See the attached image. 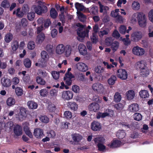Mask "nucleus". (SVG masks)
I'll use <instances>...</instances> for the list:
<instances>
[{
	"label": "nucleus",
	"mask_w": 153,
	"mask_h": 153,
	"mask_svg": "<svg viewBox=\"0 0 153 153\" xmlns=\"http://www.w3.org/2000/svg\"><path fill=\"white\" fill-rule=\"evenodd\" d=\"M137 20L139 25L144 27L146 25V18L144 13L141 12L138 13L137 15Z\"/></svg>",
	"instance_id": "1"
},
{
	"label": "nucleus",
	"mask_w": 153,
	"mask_h": 153,
	"mask_svg": "<svg viewBox=\"0 0 153 153\" xmlns=\"http://www.w3.org/2000/svg\"><path fill=\"white\" fill-rule=\"evenodd\" d=\"M35 13L38 15H40L43 13H46L48 11L47 7L45 5H36L34 8Z\"/></svg>",
	"instance_id": "2"
},
{
	"label": "nucleus",
	"mask_w": 153,
	"mask_h": 153,
	"mask_svg": "<svg viewBox=\"0 0 153 153\" xmlns=\"http://www.w3.org/2000/svg\"><path fill=\"white\" fill-rule=\"evenodd\" d=\"M108 8V7H104L103 5L100 4V13H103L105 16L102 19L103 22H107L109 21V17L107 15L106 8Z\"/></svg>",
	"instance_id": "3"
},
{
	"label": "nucleus",
	"mask_w": 153,
	"mask_h": 153,
	"mask_svg": "<svg viewBox=\"0 0 153 153\" xmlns=\"http://www.w3.org/2000/svg\"><path fill=\"white\" fill-rule=\"evenodd\" d=\"M89 32V30L88 29H85L84 31H82L80 30H78L77 31V34L79 36L77 39L81 42H82L85 37H88Z\"/></svg>",
	"instance_id": "4"
},
{
	"label": "nucleus",
	"mask_w": 153,
	"mask_h": 153,
	"mask_svg": "<svg viewBox=\"0 0 153 153\" xmlns=\"http://www.w3.org/2000/svg\"><path fill=\"white\" fill-rule=\"evenodd\" d=\"M92 88L95 92L98 93H102L104 90V87L99 82L93 84Z\"/></svg>",
	"instance_id": "5"
},
{
	"label": "nucleus",
	"mask_w": 153,
	"mask_h": 153,
	"mask_svg": "<svg viewBox=\"0 0 153 153\" xmlns=\"http://www.w3.org/2000/svg\"><path fill=\"white\" fill-rule=\"evenodd\" d=\"M143 35L140 31H135L131 35V39L134 42H137L142 38Z\"/></svg>",
	"instance_id": "6"
},
{
	"label": "nucleus",
	"mask_w": 153,
	"mask_h": 153,
	"mask_svg": "<svg viewBox=\"0 0 153 153\" xmlns=\"http://www.w3.org/2000/svg\"><path fill=\"white\" fill-rule=\"evenodd\" d=\"M118 77L122 80L126 79L128 77V74L126 71L123 69H120L117 71Z\"/></svg>",
	"instance_id": "7"
},
{
	"label": "nucleus",
	"mask_w": 153,
	"mask_h": 153,
	"mask_svg": "<svg viewBox=\"0 0 153 153\" xmlns=\"http://www.w3.org/2000/svg\"><path fill=\"white\" fill-rule=\"evenodd\" d=\"M132 52L134 55L138 56L143 55L145 53L144 49L138 46L134 47L132 49Z\"/></svg>",
	"instance_id": "8"
},
{
	"label": "nucleus",
	"mask_w": 153,
	"mask_h": 153,
	"mask_svg": "<svg viewBox=\"0 0 153 153\" xmlns=\"http://www.w3.org/2000/svg\"><path fill=\"white\" fill-rule=\"evenodd\" d=\"M73 96V92L70 91H63L62 93V97L64 100H69L72 99Z\"/></svg>",
	"instance_id": "9"
},
{
	"label": "nucleus",
	"mask_w": 153,
	"mask_h": 153,
	"mask_svg": "<svg viewBox=\"0 0 153 153\" xmlns=\"http://www.w3.org/2000/svg\"><path fill=\"white\" fill-rule=\"evenodd\" d=\"M91 128L94 131H99L102 128L101 124L97 121H93L91 124Z\"/></svg>",
	"instance_id": "10"
},
{
	"label": "nucleus",
	"mask_w": 153,
	"mask_h": 153,
	"mask_svg": "<svg viewBox=\"0 0 153 153\" xmlns=\"http://www.w3.org/2000/svg\"><path fill=\"white\" fill-rule=\"evenodd\" d=\"M33 134L36 138L38 139L42 138L45 135L43 130L39 128L35 129Z\"/></svg>",
	"instance_id": "11"
},
{
	"label": "nucleus",
	"mask_w": 153,
	"mask_h": 153,
	"mask_svg": "<svg viewBox=\"0 0 153 153\" xmlns=\"http://www.w3.org/2000/svg\"><path fill=\"white\" fill-rule=\"evenodd\" d=\"M100 108L99 104L96 102H92L88 106V110L89 111L93 112L97 111Z\"/></svg>",
	"instance_id": "12"
},
{
	"label": "nucleus",
	"mask_w": 153,
	"mask_h": 153,
	"mask_svg": "<svg viewBox=\"0 0 153 153\" xmlns=\"http://www.w3.org/2000/svg\"><path fill=\"white\" fill-rule=\"evenodd\" d=\"M1 82L2 86L5 87L10 86L12 83L11 80L10 79L4 77L1 78Z\"/></svg>",
	"instance_id": "13"
},
{
	"label": "nucleus",
	"mask_w": 153,
	"mask_h": 153,
	"mask_svg": "<svg viewBox=\"0 0 153 153\" xmlns=\"http://www.w3.org/2000/svg\"><path fill=\"white\" fill-rule=\"evenodd\" d=\"M77 69L81 71H86L88 69L87 65L82 62H79L76 65Z\"/></svg>",
	"instance_id": "14"
},
{
	"label": "nucleus",
	"mask_w": 153,
	"mask_h": 153,
	"mask_svg": "<svg viewBox=\"0 0 153 153\" xmlns=\"http://www.w3.org/2000/svg\"><path fill=\"white\" fill-rule=\"evenodd\" d=\"M121 144V142L118 140L112 141L111 143L108 144V146L111 148L119 147Z\"/></svg>",
	"instance_id": "15"
},
{
	"label": "nucleus",
	"mask_w": 153,
	"mask_h": 153,
	"mask_svg": "<svg viewBox=\"0 0 153 153\" xmlns=\"http://www.w3.org/2000/svg\"><path fill=\"white\" fill-rule=\"evenodd\" d=\"M67 105L68 108L72 111H76L78 109V105L75 102H68Z\"/></svg>",
	"instance_id": "16"
},
{
	"label": "nucleus",
	"mask_w": 153,
	"mask_h": 153,
	"mask_svg": "<svg viewBox=\"0 0 153 153\" xmlns=\"http://www.w3.org/2000/svg\"><path fill=\"white\" fill-rule=\"evenodd\" d=\"M22 128L19 125H16L14 128L13 131L15 134L17 136H19L22 134Z\"/></svg>",
	"instance_id": "17"
},
{
	"label": "nucleus",
	"mask_w": 153,
	"mask_h": 153,
	"mask_svg": "<svg viewBox=\"0 0 153 153\" xmlns=\"http://www.w3.org/2000/svg\"><path fill=\"white\" fill-rule=\"evenodd\" d=\"M135 67L137 69H140L141 70L146 67V64L144 61L141 60L136 63Z\"/></svg>",
	"instance_id": "18"
},
{
	"label": "nucleus",
	"mask_w": 153,
	"mask_h": 153,
	"mask_svg": "<svg viewBox=\"0 0 153 153\" xmlns=\"http://www.w3.org/2000/svg\"><path fill=\"white\" fill-rule=\"evenodd\" d=\"M65 51V47L63 44H59L56 48V51L58 54H61L63 53Z\"/></svg>",
	"instance_id": "19"
},
{
	"label": "nucleus",
	"mask_w": 153,
	"mask_h": 153,
	"mask_svg": "<svg viewBox=\"0 0 153 153\" xmlns=\"http://www.w3.org/2000/svg\"><path fill=\"white\" fill-rule=\"evenodd\" d=\"M78 49L81 54L84 55L87 53V49L84 44H80L78 46Z\"/></svg>",
	"instance_id": "20"
},
{
	"label": "nucleus",
	"mask_w": 153,
	"mask_h": 153,
	"mask_svg": "<svg viewBox=\"0 0 153 153\" xmlns=\"http://www.w3.org/2000/svg\"><path fill=\"white\" fill-rule=\"evenodd\" d=\"M27 106L29 109H35L37 108L38 104L33 101H29L27 102Z\"/></svg>",
	"instance_id": "21"
},
{
	"label": "nucleus",
	"mask_w": 153,
	"mask_h": 153,
	"mask_svg": "<svg viewBox=\"0 0 153 153\" xmlns=\"http://www.w3.org/2000/svg\"><path fill=\"white\" fill-rule=\"evenodd\" d=\"M139 95L142 98H148L149 94L148 91L146 90H141L139 92Z\"/></svg>",
	"instance_id": "22"
},
{
	"label": "nucleus",
	"mask_w": 153,
	"mask_h": 153,
	"mask_svg": "<svg viewBox=\"0 0 153 153\" xmlns=\"http://www.w3.org/2000/svg\"><path fill=\"white\" fill-rule=\"evenodd\" d=\"M38 74L39 75V76H41L42 78H48L49 77L48 73L45 71L41 69L38 70Z\"/></svg>",
	"instance_id": "23"
},
{
	"label": "nucleus",
	"mask_w": 153,
	"mask_h": 153,
	"mask_svg": "<svg viewBox=\"0 0 153 153\" xmlns=\"http://www.w3.org/2000/svg\"><path fill=\"white\" fill-rule=\"evenodd\" d=\"M129 110L132 112L138 111L139 110L138 105L137 103L133 104L130 105L128 108Z\"/></svg>",
	"instance_id": "24"
},
{
	"label": "nucleus",
	"mask_w": 153,
	"mask_h": 153,
	"mask_svg": "<svg viewBox=\"0 0 153 153\" xmlns=\"http://www.w3.org/2000/svg\"><path fill=\"white\" fill-rule=\"evenodd\" d=\"M135 92L133 90H129L126 93V96L128 100L133 99L135 96Z\"/></svg>",
	"instance_id": "25"
},
{
	"label": "nucleus",
	"mask_w": 153,
	"mask_h": 153,
	"mask_svg": "<svg viewBox=\"0 0 153 153\" xmlns=\"http://www.w3.org/2000/svg\"><path fill=\"white\" fill-rule=\"evenodd\" d=\"M72 138L75 142H79L82 139V137L80 135L75 134L72 135Z\"/></svg>",
	"instance_id": "26"
},
{
	"label": "nucleus",
	"mask_w": 153,
	"mask_h": 153,
	"mask_svg": "<svg viewBox=\"0 0 153 153\" xmlns=\"http://www.w3.org/2000/svg\"><path fill=\"white\" fill-rule=\"evenodd\" d=\"M45 38V34L41 32L37 36L36 41L39 43H41L44 41Z\"/></svg>",
	"instance_id": "27"
},
{
	"label": "nucleus",
	"mask_w": 153,
	"mask_h": 153,
	"mask_svg": "<svg viewBox=\"0 0 153 153\" xmlns=\"http://www.w3.org/2000/svg\"><path fill=\"white\" fill-rule=\"evenodd\" d=\"M149 73V70L146 67L140 70V75L143 77L147 76Z\"/></svg>",
	"instance_id": "28"
},
{
	"label": "nucleus",
	"mask_w": 153,
	"mask_h": 153,
	"mask_svg": "<svg viewBox=\"0 0 153 153\" xmlns=\"http://www.w3.org/2000/svg\"><path fill=\"white\" fill-rule=\"evenodd\" d=\"M13 35L10 32L7 33L4 37L5 41L7 43L10 42L13 39Z\"/></svg>",
	"instance_id": "29"
},
{
	"label": "nucleus",
	"mask_w": 153,
	"mask_h": 153,
	"mask_svg": "<svg viewBox=\"0 0 153 153\" xmlns=\"http://www.w3.org/2000/svg\"><path fill=\"white\" fill-rule=\"evenodd\" d=\"M31 62L30 59L27 58L23 60V64L25 68H29L31 67Z\"/></svg>",
	"instance_id": "30"
},
{
	"label": "nucleus",
	"mask_w": 153,
	"mask_h": 153,
	"mask_svg": "<svg viewBox=\"0 0 153 153\" xmlns=\"http://www.w3.org/2000/svg\"><path fill=\"white\" fill-rule=\"evenodd\" d=\"M50 15L51 18L53 19H56L58 16V13L53 7L51 8L50 11Z\"/></svg>",
	"instance_id": "31"
},
{
	"label": "nucleus",
	"mask_w": 153,
	"mask_h": 153,
	"mask_svg": "<svg viewBox=\"0 0 153 153\" xmlns=\"http://www.w3.org/2000/svg\"><path fill=\"white\" fill-rule=\"evenodd\" d=\"M88 10L89 13L94 15L96 14L98 11V8L96 6H92L88 8Z\"/></svg>",
	"instance_id": "32"
},
{
	"label": "nucleus",
	"mask_w": 153,
	"mask_h": 153,
	"mask_svg": "<svg viewBox=\"0 0 153 153\" xmlns=\"http://www.w3.org/2000/svg\"><path fill=\"white\" fill-rule=\"evenodd\" d=\"M41 76H37L36 77V81L38 84L44 85L46 84V82L45 80Z\"/></svg>",
	"instance_id": "33"
},
{
	"label": "nucleus",
	"mask_w": 153,
	"mask_h": 153,
	"mask_svg": "<svg viewBox=\"0 0 153 153\" xmlns=\"http://www.w3.org/2000/svg\"><path fill=\"white\" fill-rule=\"evenodd\" d=\"M112 15L113 17L115 18L116 22L120 23L123 22V18L121 16L118 15V14H115V13H114V15L112 14Z\"/></svg>",
	"instance_id": "34"
},
{
	"label": "nucleus",
	"mask_w": 153,
	"mask_h": 153,
	"mask_svg": "<svg viewBox=\"0 0 153 153\" xmlns=\"http://www.w3.org/2000/svg\"><path fill=\"white\" fill-rule=\"evenodd\" d=\"M7 105L9 106H11L14 105L15 103V100L14 98L10 97L7 99L6 101Z\"/></svg>",
	"instance_id": "35"
},
{
	"label": "nucleus",
	"mask_w": 153,
	"mask_h": 153,
	"mask_svg": "<svg viewBox=\"0 0 153 153\" xmlns=\"http://www.w3.org/2000/svg\"><path fill=\"white\" fill-rule=\"evenodd\" d=\"M71 51V47L70 45H67L65 47V56L66 57L69 56L70 55Z\"/></svg>",
	"instance_id": "36"
},
{
	"label": "nucleus",
	"mask_w": 153,
	"mask_h": 153,
	"mask_svg": "<svg viewBox=\"0 0 153 153\" xmlns=\"http://www.w3.org/2000/svg\"><path fill=\"white\" fill-rule=\"evenodd\" d=\"M24 130L26 134L30 138H32L33 137V135L29 127L27 126H24Z\"/></svg>",
	"instance_id": "37"
},
{
	"label": "nucleus",
	"mask_w": 153,
	"mask_h": 153,
	"mask_svg": "<svg viewBox=\"0 0 153 153\" xmlns=\"http://www.w3.org/2000/svg\"><path fill=\"white\" fill-rule=\"evenodd\" d=\"M119 42L117 41H114L111 45V48L114 52L118 49L119 46Z\"/></svg>",
	"instance_id": "38"
},
{
	"label": "nucleus",
	"mask_w": 153,
	"mask_h": 153,
	"mask_svg": "<svg viewBox=\"0 0 153 153\" xmlns=\"http://www.w3.org/2000/svg\"><path fill=\"white\" fill-rule=\"evenodd\" d=\"M117 80V77L115 75H112L111 77L108 79V82L109 85H113Z\"/></svg>",
	"instance_id": "39"
},
{
	"label": "nucleus",
	"mask_w": 153,
	"mask_h": 153,
	"mask_svg": "<svg viewBox=\"0 0 153 153\" xmlns=\"http://www.w3.org/2000/svg\"><path fill=\"white\" fill-rule=\"evenodd\" d=\"M104 139L103 137H98L94 138V141L95 143L97 144L103 143Z\"/></svg>",
	"instance_id": "40"
},
{
	"label": "nucleus",
	"mask_w": 153,
	"mask_h": 153,
	"mask_svg": "<svg viewBox=\"0 0 153 153\" xmlns=\"http://www.w3.org/2000/svg\"><path fill=\"white\" fill-rule=\"evenodd\" d=\"M39 120L42 123H47L49 121V118L46 115H41L39 118Z\"/></svg>",
	"instance_id": "41"
},
{
	"label": "nucleus",
	"mask_w": 153,
	"mask_h": 153,
	"mask_svg": "<svg viewBox=\"0 0 153 153\" xmlns=\"http://www.w3.org/2000/svg\"><path fill=\"white\" fill-rule=\"evenodd\" d=\"M48 56V54L46 51H43L41 52V61H42L43 62H45V64L46 62L45 59L47 58Z\"/></svg>",
	"instance_id": "42"
},
{
	"label": "nucleus",
	"mask_w": 153,
	"mask_h": 153,
	"mask_svg": "<svg viewBox=\"0 0 153 153\" xmlns=\"http://www.w3.org/2000/svg\"><path fill=\"white\" fill-rule=\"evenodd\" d=\"M126 135V133L124 131H118L116 134L117 136L120 139L124 138Z\"/></svg>",
	"instance_id": "43"
},
{
	"label": "nucleus",
	"mask_w": 153,
	"mask_h": 153,
	"mask_svg": "<svg viewBox=\"0 0 153 153\" xmlns=\"http://www.w3.org/2000/svg\"><path fill=\"white\" fill-rule=\"evenodd\" d=\"M19 42L17 40L14 41L11 45L12 49L13 51H15L19 47Z\"/></svg>",
	"instance_id": "44"
},
{
	"label": "nucleus",
	"mask_w": 153,
	"mask_h": 153,
	"mask_svg": "<svg viewBox=\"0 0 153 153\" xmlns=\"http://www.w3.org/2000/svg\"><path fill=\"white\" fill-rule=\"evenodd\" d=\"M75 6L78 11H82L84 9V7L81 4L78 2H76L75 4Z\"/></svg>",
	"instance_id": "45"
},
{
	"label": "nucleus",
	"mask_w": 153,
	"mask_h": 153,
	"mask_svg": "<svg viewBox=\"0 0 153 153\" xmlns=\"http://www.w3.org/2000/svg\"><path fill=\"white\" fill-rule=\"evenodd\" d=\"M121 96L120 94L118 92L116 93L114 97V101L117 102H119L121 100Z\"/></svg>",
	"instance_id": "46"
},
{
	"label": "nucleus",
	"mask_w": 153,
	"mask_h": 153,
	"mask_svg": "<svg viewBox=\"0 0 153 153\" xmlns=\"http://www.w3.org/2000/svg\"><path fill=\"white\" fill-rule=\"evenodd\" d=\"M109 116V114L107 112L102 113L101 112H99L97 115V118L99 119L100 118H104L106 117Z\"/></svg>",
	"instance_id": "47"
},
{
	"label": "nucleus",
	"mask_w": 153,
	"mask_h": 153,
	"mask_svg": "<svg viewBox=\"0 0 153 153\" xmlns=\"http://www.w3.org/2000/svg\"><path fill=\"white\" fill-rule=\"evenodd\" d=\"M132 7L134 10H138L140 8V4L137 1H134L132 3Z\"/></svg>",
	"instance_id": "48"
},
{
	"label": "nucleus",
	"mask_w": 153,
	"mask_h": 153,
	"mask_svg": "<svg viewBox=\"0 0 153 153\" xmlns=\"http://www.w3.org/2000/svg\"><path fill=\"white\" fill-rule=\"evenodd\" d=\"M15 92L16 94L18 96H22L23 93L22 89L21 88L18 87L16 88Z\"/></svg>",
	"instance_id": "49"
},
{
	"label": "nucleus",
	"mask_w": 153,
	"mask_h": 153,
	"mask_svg": "<svg viewBox=\"0 0 153 153\" xmlns=\"http://www.w3.org/2000/svg\"><path fill=\"white\" fill-rule=\"evenodd\" d=\"M64 117L67 119H70L72 117V113L68 111L65 112L64 114Z\"/></svg>",
	"instance_id": "50"
},
{
	"label": "nucleus",
	"mask_w": 153,
	"mask_h": 153,
	"mask_svg": "<svg viewBox=\"0 0 153 153\" xmlns=\"http://www.w3.org/2000/svg\"><path fill=\"white\" fill-rule=\"evenodd\" d=\"M35 13L33 12L28 13L27 15L28 19L30 21L33 20L35 17Z\"/></svg>",
	"instance_id": "51"
},
{
	"label": "nucleus",
	"mask_w": 153,
	"mask_h": 153,
	"mask_svg": "<svg viewBox=\"0 0 153 153\" xmlns=\"http://www.w3.org/2000/svg\"><path fill=\"white\" fill-rule=\"evenodd\" d=\"M119 31L121 34H124L127 33L126 27L124 25H121L119 27Z\"/></svg>",
	"instance_id": "52"
},
{
	"label": "nucleus",
	"mask_w": 153,
	"mask_h": 153,
	"mask_svg": "<svg viewBox=\"0 0 153 153\" xmlns=\"http://www.w3.org/2000/svg\"><path fill=\"white\" fill-rule=\"evenodd\" d=\"M104 71V68L101 66H97L95 68V71L98 74H100L103 73Z\"/></svg>",
	"instance_id": "53"
},
{
	"label": "nucleus",
	"mask_w": 153,
	"mask_h": 153,
	"mask_svg": "<svg viewBox=\"0 0 153 153\" xmlns=\"http://www.w3.org/2000/svg\"><path fill=\"white\" fill-rule=\"evenodd\" d=\"M134 120L137 121H140L142 119V116L141 114L138 113H136L134 115Z\"/></svg>",
	"instance_id": "54"
},
{
	"label": "nucleus",
	"mask_w": 153,
	"mask_h": 153,
	"mask_svg": "<svg viewBox=\"0 0 153 153\" xmlns=\"http://www.w3.org/2000/svg\"><path fill=\"white\" fill-rule=\"evenodd\" d=\"M10 6V3L7 0H5L1 3V6L4 8H8Z\"/></svg>",
	"instance_id": "55"
},
{
	"label": "nucleus",
	"mask_w": 153,
	"mask_h": 153,
	"mask_svg": "<svg viewBox=\"0 0 153 153\" xmlns=\"http://www.w3.org/2000/svg\"><path fill=\"white\" fill-rule=\"evenodd\" d=\"M35 44L34 42L33 41H30L27 44V48L30 50H33L35 48Z\"/></svg>",
	"instance_id": "56"
},
{
	"label": "nucleus",
	"mask_w": 153,
	"mask_h": 153,
	"mask_svg": "<svg viewBox=\"0 0 153 153\" xmlns=\"http://www.w3.org/2000/svg\"><path fill=\"white\" fill-rule=\"evenodd\" d=\"M97 146L98 148V150L100 151L103 152L106 149L105 146L104 145L103 143L101 144H97Z\"/></svg>",
	"instance_id": "57"
},
{
	"label": "nucleus",
	"mask_w": 153,
	"mask_h": 153,
	"mask_svg": "<svg viewBox=\"0 0 153 153\" xmlns=\"http://www.w3.org/2000/svg\"><path fill=\"white\" fill-rule=\"evenodd\" d=\"M91 41L93 44H96L98 41V38L95 33H93L92 36L90 37Z\"/></svg>",
	"instance_id": "58"
},
{
	"label": "nucleus",
	"mask_w": 153,
	"mask_h": 153,
	"mask_svg": "<svg viewBox=\"0 0 153 153\" xmlns=\"http://www.w3.org/2000/svg\"><path fill=\"white\" fill-rule=\"evenodd\" d=\"M51 74L53 78L57 80L59 79V72L53 71L52 72Z\"/></svg>",
	"instance_id": "59"
},
{
	"label": "nucleus",
	"mask_w": 153,
	"mask_h": 153,
	"mask_svg": "<svg viewBox=\"0 0 153 153\" xmlns=\"http://www.w3.org/2000/svg\"><path fill=\"white\" fill-rule=\"evenodd\" d=\"M46 50L49 53H52L53 52V47L50 45H48L46 47Z\"/></svg>",
	"instance_id": "60"
},
{
	"label": "nucleus",
	"mask_w": 153,
	"mask_h": 153,
	"mask_svg": "<svg viewBox=\"0 0 153 153\" xmlns=\"http://www.w3.org/2000/svg\"><path fill=\"white\" fill-rule=\"evenodd\" d=\"M74 77V76H73L71 73H66L65 74V76L64 77V79H71Z\"/></svg>",
	"instance_id": "61"
},
{
	"label": "nucleus",
	"mask_w": 153,
	"mask_h": 153,
	"mask_svg": "<svg viewBox=\"0 0 153 153\" xmlns=\"http://www.w3.org/2000/svg\"><path fill=\"white\" fill-rule=\"evenodd\" d=\"M27 110L26 109L23 107H21L20 108V113L22 117H24L26 114Z\"/></svg>",
	"instance_id": "62"
},
{
	"label": "nucleus",
	"mask_w": 153,
	"mask_h": 153,
	"mask_svg": "<svg viewBox=\"0 0 153 153\" xmlns=\"http://www.w3.org/2000/svg\"><path fill=\"white\" fill-rule=\"evenodd\" d=\"M123 105L121 103H118L114 105V107L117 110H121L123 108Z\"/></svg>",
	"instance_id": "63"
},
{
	"label": "nucleus",
	"mask_w": 153,
	"mask_h": 153,
	"mask_svg": "<svg viewBox=\"0 0 153 153\" xmlns=\"http://www.w3.org/2000/svg\"><path fill=\"white\" fill-rule=\"evenodd\" d=\"M148 16L149 19L153 22V9L151 10L149 13Z\"/></svg>",
	"instance_id": "64"
}]
</instances>
